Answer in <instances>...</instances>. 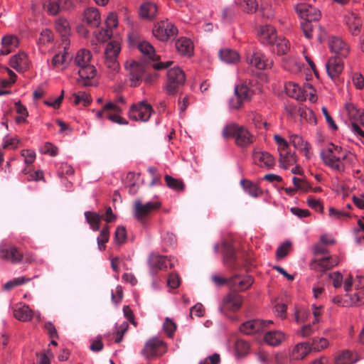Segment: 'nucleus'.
I'll list each match as a JSON object with an SVG mask.
<instances>
[{
	"mask_svg": "<svg viewBox=\"0 0 364 364\" xmlns=\"http://www.w3.org/2000/svg\"><path fill=\"white\" fill-rule=\"evenodd\" d=\"M320 156L326 166L338 173L344 172L347 167L353 166L356 161L354 154L333 144L323 149Z\"/></svg>",
	"mask_w": 364,
	"mask_h": 364,
	"instance_id": "obj_1",
	"label": "nucleus"
},
{
	"mask_svg": "<svg viewBox=\"0 0 364 364\" xmlns=\"http://www.w3.org/2000/svg\"><path fill=\"white\" fill-rule=\"evenodd\" d=\"M177 260L171 256H164L159 253L151 252L147 258V265L152 276H156L159 272H166L175 267Z\"/></svg>",
	"mask_w": 364,
	"mask_h": 364,
	"instance_id": "obj_2",
	"label": "nucleus"
},
{
	"mask_svg": "<svg viewBox=\"0 0 364 364\" xmlns=\"http://www.w3.org/2000/svg\"><path fill=\"white\" fill-rule=\"evenodd\" d=\"M273 139L277 144L279 155V166L287 169L289 166L296 164V156L295 153L289 149V142L279 134H274Z\"/></svg>",
	"mask_w": 364,
	"mask_h": 364,
	"instance_id": "obj_3",
	"label": "nucleus"
},
{
	"mask_svg": "<svg viewBox=\"0 0 364 364\" xmlns=\"http://www.w3.org/2000/svg\"><path fill=\"white\" fill-rule=\"evenodd\" d=\"M229 137L242 149L249 147L256 140V136L247 127L236 124H229Z\"/></svg>",
	"mask_w": 364,
	"mask_h": 364,
	"instance_id": "obj_4",
	"label": "nucleus"
},
{
	"mask_svg": "<svg viewBox=\"0 0 364 364\" xmlns=\"http://www.w3.org/2000/svg\"><path fill=\"white\" fill-rule=\"evenodd\" d=\"M257 91H259V88L250 87L245 82L236 85L234 88V94L229 101V107L232 109L242 107L245 102L252 99Z\"/></svg>",
	"mask_w": 364,
	"mask_h": 364,
	"instance_id": "obj_5",
	"label": "nucleus"
},
{
	"mask_svg": "<svg viewBox=\"0 0 364 364\" xmlns=\"http://www.w3.org/2000/svg\"><path fill=\"white\" fill-rule=\"evenodd\" d=\"M154 112L152 106L146 100H143L130 106L128 117L132 121L146 122Z\"/></svg>",
	"mask_w": 364,
	"mask_h": 364,
	"instance_id": "obj_6",
	"label": "nucleus"
},
{
	"mask_svg": "<svg viewBox=\"0 0 364 364\" xmlns=\"http://www.w3.org/2000/svg\"><path fill=\"white\" fill-rule=\"evenodd\" d=\"M186 82L184 72L179 68H173L167 71V82L164 90L168 95H176L181 86Z\"/></svg>",
	"mask_w": 364,
	"mask_h": 364,
	"instance_id": "obj_7",
	"label": "nucleus"
},
{
	"mask_svg": "<svg viewBox=\"0 0 364 364\" xmlns=\"http://www.w3.org/2000/svg\"><path fill=\"white\" fill-rule=\"evenodd\" d=\"M161 207L160 201H151L142 203L141 200L137 199L134 204V218L140 223L144 224L146 218L154 210H159Z\"/></svg>",
	"mask_w": 364,
	"mask_h": 364,
	"instance_id": "obj_8",
	"label": "nucleus"
},
{
	"mask_svg": "<svg viewBox=\"0 0 364 364\" xmlns=\"http://www.w3.org/2000/svg\"><path fill=\"white\" fill-rule=\"evenodd\" d=\"M167 350L166 343L158 337H152L149 339L143 349L141 355L146 358L164 355Z\"/></svg>",
	"mask_w": 364,
	"mask_h": 364,
	"instance_id": "obj_9",
	"label": "nucleus"
},
{
	"mask_svg": "<svg viewBox=\"0 0 364 364\" xmlns=\"http://www.w3.org/2000/svg\"><path fill=\"white\" fill-rule=\"evenodd\" d=\"M154 36L161 41H167L178 33L177 28L168 19L157 22L153 28Z\"/></svg>",
	"mask_w": 364,
	"mask_h": 364,
	"instance_id": "obj_10",
	"label": "nucleus"
},
{
	"mask_svg": "<svg viewBox=\"0 0 364 364\" xmlns=\"http://www.w3.org/2000/svg\"><path fill=\"white\" fill-rule=\"evenodd\" d=\"M284 88L286 93L289 97L299 101H304L308 97V92L312 90V85L309 83H306L301 87L295 82L289 81L285 84Z\"/></svg>",
	"mask_w": 364,
	"mask_h": 364,
	"instance_id": "obj_11",
	"label": "nucleus"
},
{
	"mask_svg": "<svg viewBox=\"0 0 364 364\" xmlns=\"http://www.w3.org/2000/svg\"><path fill=\"white\" fill-rule=\"evenodd\" d=\"M125 68L129 73L130 85L132 87L139 86L144 73L143 64L135 60L127 61Z\"/></svg>",
	"mask_w": 364,
	"mask_h": 364,
	"instance_id": "obj_12",
	"label": "nucleus"
},
{
	"mask_svg": "<svg viewBox=\"0 0 364 364\" xmlns=\"http://www.w3.org/2000/svg\"><path fill=\"white\" fill-rule=\"evenodd\" d=\"M295 9L299 16L304 21H317L321 18L320 11L309 4L299 3Z\"/></svg>",
	"mask_w": 364,
	"mask_h": 364,
	"instance_id": "obj_13",
	"label": "nucleus"
},
{
	"mask_svg": "<svg viewBox=\"0 0 364 364\" xmlns=\"http://www.w3.org/2000/svg\"><path fill=\"white\" fill-rule=\"evenodd\" d=\"M329 278L332 282L333 287L336 289L343 287L346 292L351 290L354 279L350 274H342L339 272H333L329 274Z\"/></svg>",
	"mask_w": 364,
	"mask_h": 364,
	"instance_id": "obj_14",
	"label": "nucleus"
},
{
	"mask_svg": "<svg viewBox=\"0 0 364 364\" xmlns=\"http://www.w3.org/2000/svg\"><path fill=\"white\" fill-rule=\"evenodd\" d=\"M338 259L333 257L329 255H323L322 257H315L311 262L312 269L318 272H325L326 270L337 265Z\"/></svg>",
	"mask_w": 364,
	"mask_h": 364,
	"instance_id": "obj_15",
	"label": "nucleus"
},
{
	"mask_svg": "<svg viewBox=\"0 0 364 364\" xmlns=\"http://www.w3.org/2000/svg\"><path fill=\"white\" fill-rule=\"evenodd\" d=\"M247 61L259 70L269 69L273 65L272 60L266 58L265 55L258 50L253 52L250 57H247Z\"/></svg>",
	"mask_w": 364,
	"mask_h": 364,
	"instance_id": "obj_16",
	"label": "nucleus"
},
{
	"mask_svg": "<svg viewBox=\"0 0 364 364\" xmlns=\"http://www.w3.org/2000/svg\"><path fill=\"white\" fill-rule=\"evenodd\" d=\"M328 46L331 51L340 58L347 57L350 52L348 45L337 36H332L329 38Z\"/></svg>",
	"mask_w": 364,
	"mask_h": 364,
	"instance_id": "obj_17",
	"label": "nucleus"
},
{
	"mask_svg": "<svg viewBox=\"0 0 364 364\" xmlns=\"http://www.w3.org/2000/svg\"><path fill=\"white\" fill-rule=\"evenodd\" d=\"M259 41L264 45H271L277 39L276 29L271 25L261 26L257 31Z\"/></svg>",
	"mask_w": 364,
	"mask_h": 364,
	"instance_id": "obj_18",
	"label": "nucleus"
},
{
	"mask_svg": "<svg viewBox=\"0 0 364 364\" xmlns=\"http://www.w3.org/2000/svg\"><path fill=\"white\" fill-rule=\"evenodd\" d=\"M0 259L12 264H17L23 260V255L16 246H10L6 248H0Z\"/></svg>",
	"mask_w": 364,
	"mask_h": 364,
	"instance_id": "obj_19",
	"label": "nucleus"
},
{
	"mask_svg": "<svg viewBox=\"0 0 364 364\" xmlns=\"http://www.w3.org/2000/svg\"><path fill=\"white\" fill-rule=\"evenodd\" d=\"M9 65L16 71L23 73L29 68L30 61L26 53L19 52L11 58Z\"/></svg>",
	"mask_w": 364,
	"mask_h": 364,
	"instance_id": "obj_20",
	"label": "nucleus"
},
{
	"mask_svg": "<svg viewBox=\"0 0 364 364\" xmlns=\"http://www.w3.org/2000/svg\"><path fill=\"white\" fill-rule=\"evenodd\" d=\"M253 283V279L248 275H235L229 279V287L233 291H244L247 289Z\"/></svg>",
	"mask_w": 364,
	"mask_h": 364,
	"instance_id": "obj_21",
	"label": "nucleus"
},
{
	"mask_svg": "<svg viewBox=\"0 0 364 364\" xmlns=\"http://www.w3.org/2000/svg\"><path fill=\"white\" fill-rule=\"evenodd\" d=\"M343 63L339 58H331L326 63V70L331 80H336L343 70Z\"/></svg>",
	"mask_w": 364,
	"mask_h": 364,
	"instance_id": "obj_22",
	"label": "nucleus"
},
{
	"mask_svg": "<svg viewBox=\"0 0 364 364\" xmlns=\"http://www.w3.org/2000/svg\"><path fill=\"white\" fill-rule=\"evenodd\" d=\"M358 360L357 353L350 350H339L333 357L334 364H355Z\"/></svg>",
	"mask_w": 364,
	"mask_h": 364,
	"instance_id": "obj_23",
	"label": "nucleus"
},
{
	"mask_svg": "<svg viewBox=\"0 0 364 364\" xmlns=\"http://www.w3.org/2000/svg\"><path fill=\"white\" fill-rule=\"evenodd\" d=\"M1 44L0 54L6 55L18 48L19 40L16 36L9 34L1 38Z\"/></svg>",
	"mask_w": 364,
	"mask_h": 364,
	"instance_id": "obj_24",
	"label": "nucleus"
},
{
	"mask_svg": "<svg viewBox=\"0 0 364 364\" xmlns=\"http://www.w3.org/2000/svg\"><path fill=\"white\" fill-rule=\"evenodd\" d=\"M264 322L259 319L250 320L243 323L240 326V330L244 334L253 335L262 332L264 331Z\"/></svg>",
	"mask_w": 364,
	"mask_h": 364,
	"instance_id": "obj_25",
	"label": "nucleus"
},
{
	"mask_svg": "<svg viewBox=\"0 0 364 364\" xmlns=\"http://www.w3.org/2000/svg\"><path fill=\"white\" fill-rule=\"evenodd\" d=\"M287 338V334L282 331H269L264 333V341L271 346H280Z\"/></svg>",
	"mask_w": 364,
	"mask_h": 364,
	"instance_id": "obj_26",
	"label": "nucleus"
},
{
	"mask_svg": "<svg viewBox=\"0 0 364 364\" xmlns=\"http://www.w3.org/2000/svg\"><path fill=\"white\" fill-rule=\"evenodd\" d=\"M290 143L294 146L295 149L300 150L304 154L306 159H310L312 156L311 152V146L307 141L298 134H291L289 136Z\"/></svg>",
	"mask_w": 364,
	"mask_h": 364,
	"instance_id": "obj_27",
	"label": "nucleus"
},
{
	"mask_svg": "<svg viewBox=\"0 0 364 364\" xmlns=\"http://www.w3.org/2000/svg\"><path fill=\"white\" fill-rule=\"evenodd\" d=\"M311 350V348L309 343H299L291 350L289 357L291 360H302L310 353Z\"/></svg>",
	"mask_w": 364,
	"mask_h": 364,
	"instance_id": "obj_28",
	"label": "nucleus"
},
{
	"mask_svg": "<svg viewBox=\"0 0 364 364\" xmlns=\"http://www.w3.org/2000/svg\"><path fill=\"white\" fill-rule=\"evenodd\" d=\"M84 21L90 27H98L101 23V16L97 8L89 7L84 11Z\"/></svg>",
	"mask_w": 364,
	"mask_h": 364,
	"instance_id": "obj_29",
	"label": "nucleus"
},
{
	"mask_svg": "<svg viewBox=\"0 0 364 364\" xmlns=\"http://www.w3.org/2000/svg\"><path fill=\"white\" fill-rule=\"evenodd\" d=\"M253 159L261 167L271 168L274 164V157L267 151H254Z\"/></svg>",
	"mask_w": 364,
	"mask_h": 364,
	"instance_id": "obj_30",
	"label": "nucleus"
},
{
	"mask_svg": "<svg viewBox=\"0 0 364 364\" xmlns=\"http://www.w3.org/2000/svg\"><path fill=\"white\" fill-rule=\"evenodd\" d=\"M346 23L352 35L358 36L362 28V20L353 12H349L346 16Z\"/></svg>",
	"mask_w": 364,
	"mask_h": 364,
	"instance_id": "obj_31",
	"label": "nucleus"
},
{
	"mask_svg": "<svg viewBox=\"0 0 364 364\" xmlns=\"http://www.w3.org/2000/svg\"><path fill=\"white\" fill-rule=\"evenodd\" d=\"M354 296L362 299L364 296V277L357 276L353 282L351 290L346 292V297L353 298Z\"/></svg>",
	"mask_w": 364,
	"mask_h": 364,
	"instance_id": "obj_32",
	"label": "nucleus"
},
{
	"mask_svg": "<svg viewBox=\"0 0 364 364\" xmlns=\"http://www.w3.org/2000/svg\"><path fill=\"white\" fill-rule=\"evenodd\" d=\"M158 13L157 6L152 2H145L142 4L139 10V15L141 18L152 20Z\"/></svg>",
	"mask_w": 364,
	"mask_h": 364,
	"instance_id": "obj_33",
	"label": "nucleus"
},
{
	"mask_svg": "<svg viewBox=\"0 0 364 364\" xmlns=\"http://www.w3.org/2000/svg\"><path fill=\"white\" fill-rule=\"evenodd\" d=\"M14 316L21 321H28L33 316V311L26 304H17L14 308Z\"/></svg>",
	"mask_w": 364,
	"mask_h": 364,
	"instance_id": "obj_34",
	"label": "nucleus"
},
{
	"mask_svg": "<svg viewBox=\"0 0 364 364\" xmlns=\"http://www.w3.org/2000/svg\"><path fill=\"white\" fill-rule=\"evenodd\" d=\"M176 48L178 53L184 56H191L193 53L192 41L187 38H180L176 41Z\"/></svg>",
	"mask_w": 364,
	"mask_h": 364,
	"instance_id": "obj_35",
	"label": "nucleus"
},
{
	"mask_svg": "<svg viewBox=\"0 0 364 364\" xmlns=\"http://www.w3.org/2000/svg\"><path fill=\"white\" fill-rule=\"evenodd\" d=\"M78 74L80 79L82 80L83 85L89 86L91 85L90 80L96 76L97 70L92 65L89 64L80 68Z\"/></svg>",
	"mask_w": 364,
	"mask_h": 364,
	"instance_id": "obj_36",
	"label": "nucleus"
},
{
	"mask_svg": "<svg viewBox=\"0 0 364 364\" xmlns=\"http://www.w3.org/2000/svg\"><path fill=\"white\" fill-rule=\"evenodd\" d=\"M304 63L294 56H288L283 59L282 66L291 73H298L301 70Z\"/></svg>",
	"mask_w": 364,
	"mask_h": 364,
	"instance_id": "obj_37",
	"label": "nucleus"
},
{
	"mask_svg": "<svg viewBox=\"0 0 364 364\" xmlns=\"http://www.w3.org/2000/svg\"><path fill=\"white\" fill-rule=\"evenodd\" d=\"M71 60V55L64 47L63 52L55 54L52 59V64L55 68H65Z\"/></svg>",
	"mask_w": 364,
	"mask_h": 364,
	"instance_id": "obj_38",
	"label": "nucleus"
},
{
	"mask_svg": "<svg viewBox=\"0 0 364 364\" xmlns=\"http://www.w3.org/2000/svg\"><path fill=\"white\" fill-rule=\"evenodd\" d=\"M332 301L333 303L341 306H360L364 304V296L362 299H359L356 296L350 299L345 296L344 299H343L341 296H337L333 297Z\"/></svg>",
	"mask_w": 364,
	"mask_h": 364,
	"instance_id": "obj_39",
	"label": "nucleus"
},
{
	"mask_svg": "<svg viewBox=\"0 0 364 364\" xmlns=\"http://www.w3.org/2000/svg\"><path fill=\"white\" fill-rule=\"evenodd\" d=\"M92 54L90 50L86 49H80L76 53L74 63L80 68L90 64Z\"/></svg>",
	"mask_w": 364,
	"mask_h": 364,
	"instance_id": "obj_40",
	"label": "nucleus"
},
{
	"mask_svg": "<svg viewBox=\"0 0 364 364\" xmlns=\"http://www.w3.org/2000/svg\"><path fill=\"white\" fill-rule=\"evenodd\" d=\"M240 184L245 192L251 197L257 198L262 194V190L257 185L250 181L242 179L240 181Z\"/></svg>",
	"mask_w": 364,
	"mask_h": 364,
	"instance_id": "obj_41",
	"label": "nucleus"
},
{
	"mask_svg": "<svg viewBox=\"0 0 364 364\" xmlns=\"http://www.w3.org/2000/svg\"><path fill=\"white\" fill-rule=\"evenodd\" d=\"M107 28L105 30V36L110 38L112 36V29L118 26L119 21L115 12H110L105 21Z\"/></svg>",
	"mask_w": 364,
	"mask_h": 364,
	"instance_id": "obj_42",
	"label": "nucleus"
},
{
	"mask_svg": "<svg viewBox=\"0 0 364 364\" xmlns=\"http://www.w3.org/2000/svg\"><path fill=\"white\" fill-rule=\"evenodd\" d=\"M85 216L91 229L93 231H98L100 228V222L102 219V215L95 212L87 211L85 213Z\"/></svg>",
	"mask_w": 364,
	"mask_h": 364,
	"instance_id": "obj_43",
	"label": "nucleus"
},
{
	"mask_svg": "<svg viewBox=\"0 0 364 364\" xmlns=\"http://www.w3.org/2000/svg\"><path fill=\"white\" fill-rule=\"evenodd\" d=\"M250 350V344L244 340H237L235 344V356L241 358L246 356Z\"/></svg>",
	"mask_w": 364,
	"mask_h": 364,
	"instance_id": "obj_44",
	"label": "nucleus"
},
{
	"mask_svg": "<svg viewBox=\"0 0 364 364\" xmlns=\"http://www.w3.org/2000/svg\"><path fill=\"white\" fill-rule=\"evenodd\" d=\"M129 329V323L127 321H123L121 323H116L114 325V331L112 335L114 338V342L117 343H120L123 340L125 333Z\"/></svg>",
	"mask_w": 364,
	"mask_h": 364,
	"instance_id": "obj_45",
	"label": "nucleus"
},
{
	"mask_svg": "<svg viewBox=\"0 0 364 364\" xmlns=\"http://www.w3.org/2000/svg\"><path fill=\"white\" fill-rule=\"evenodd\" d=\"M121 50L119 42L110 41L106 46L105 50V58H117Z\"/></svg>",
	"mask_w": 364,
	"mask_h": 364,
	"instance_id": "obj_46",
	"label": "nucleus"
},
{
	"mask_svg": "<svg viewBox=\"0 0 364 364\" xmlns=\"http://www.w3.org/2000/svg\"><path fill=\"white\" fill-rule=\"evenodd\" d=\"M137 48L139 50L146 55L148 58L154 60L156 52L154 46L148 41H141L138 43Z\"/></svg>",
	"mask_w": 364,
	"mask_h": 364,
	"instance_id": "obj_47",
	"label": "nucleus"
},
{
	"mask_svg": "<svg viewBox=\"0 0 364 364\" xmlns=\"http://www.w3.org/2000/svg\"><path fill=\"white\" fill-rule=\"evenodd\" d=\"M56 31L63 37L69 35L70 31V24L67 19L58 18L55 22Z\"/></svg>",
	"mask_w": 364,
	"mask_h": 364,
	"instance_id": "obj_48",
	"label": "nucleus"
},
{
	"mask_svg": "<svg viewBox=\"0 0 364 364\" xmlns=\"http://www.w3.org/2000/svg\"><path fill=\"white\" fill-rule=\"evenodd\" d=\"M330 346L329 341L325 337H315L312 340L311 349L316 352L322 351Z\"/></svg>",
	"mask_w": 364,
	"mask_h": 364,
	"instance_id": "obj_49",
	"label": "nucleus"
},
{
	"mask_svg": "<svg viewBox=\"0 0 364 364\" xmlns=\"http://www.w3.org/2000/svg\"><path fill=\"white\" fill-rule=\"evenodd\" d=\"M109 226H105L101 230L100 235L97 238L98 248L100 250H105L106 248L105 244L109 241Z\"/></svg>",
	"mask_w": 364,
	"mask_h": 364,
	"instance_id": "obj_50",
	"label": "nucleus"
},
{
	"mask_svg": "<svg viewBox=\"0 0 364 364\" xmlns=\"http://www.w3.org/2000/svg\"><path fill=\"white\" fill-rule=\"evenodd\" d=\"M165 181L168 187L176 191H181L184 189V183L181 179L175 178L169 175L165 176Z\"/></svg>",
	"mask_w": 364,
	"mask_h": 364,
	"instance_id": "obj_51",
	"label": "nucleus"
},
{
	"mask_svg": "<svg viewBox=\"0 0 364 364\" xmlns=\"http://www.w3.org/2000/svg\"><path fill=\"white\" fill-rule=\"evenodd\" d=\"M21 142L20 139L17 136H10L6 135L3 139L2 147L5 149H16Z\"/></svg>",
	"mask_w": 364,
	"mask_h": 364,
	"instance_id": "obj_52",
	"label": "nucleus"
},
{
	"mask_svg": "<svg viewBox=\"0 0 364 364\" xmlns=\"http://www.w3.org/2000/svg\"><path fill=\"white\" fill-rule=\"evenodd\" d=\"M43 7L51 16L58 15L60 11L58 1L46 0L43 2Z\"/></svg>",
	"mask_w": 364,
	"mask_h": 364,
	"instance_id": "obj_53",
	"label": "nucleus"
},
{
	"mask_svg": "<svg viewBox=\"0 0 364 364\" xmlns=\"http://www.w3.org/2000/svg\"><path fill=\"white\" fill-rule=\"evenodd\" d=\"M105 65L107 68V73L109 77H112L119 69V65L117 58H105Z\"/></svg>",
	"mask_w": 364,
	"mask_h": 364,
	"instance_id": "obj_54",
	"label": "nucleus"
},
{
	"mask_svg": "<svg viewBox=\"0 0 364 364\" xmlns=\"http://www.w3.org/2000/svg\"><path fill=\"white\" fill-rule=\"evenodd\" d=\"M74 103L75 105L82 104L86 107L91 103L90 96L85 92H78L73 94Z\"/></svg>",
	"mask_w": 364,
	"mask_h": 364,
	"instance_id": "obj_55",
	"label": "nucleus"
},
{
	"mask_svg": "<svg viewBox=\"0 0 364 364\" xmlns=\"http://www.w3.org/2000/svg\"><path fill=\"white\" fill-rule=\"evenodd\" d=\"M30 280H31L30 278H27L26 277L14 278L11 280L7 282L6 284H4V289L5 291H9L11 289H13L14 287L19 286V285H22V284L29 282Z\"/></svg>",
	"mask_w": 364,
	"mask_h": 364,
	"instance_id": "obj_56",
	"label": "nucleus"
},
{
	"mask_svg": "<svg viewBox=\"0 0 364 364\" xmlns=\"http://www.w3.org/2000/svg\"><path fill=\"white\" fill-rule=\"evenodd\" d=\"M316 323H309L304 325L299 330L296 331V334L302 338L309 337L318 330L315 326Z\"/></svg>",
	"mask_w": 364,
	"mask_h": 364,
	"instance_id": "obj_57",
	"label": "nucleus"
},
{
	"mask_svg": "<svg viewBox=\"0 0 364 364\" xmlns=\"http://www.w3.org/2000/svg\"><path fill=\"white\" fill-rule=\"evenodd\" d=\"M162 242L165 245L164 252H167V248L173 247L176 244V235L170 232H166L162 235Z\"/></svg>",
	"mask_w": 364,
	"mask_h": 364,
	"instance_id": "obj_58",
	"label": "nucleus"
},
{
	"mask_svg": "<svg viewBox=\"0 0 364 364\" xmlns=\"http://www.w3.org/2000/svg\"><path fill=\"white\" fill-rule=\"evenodd\" d=\"M163 329L168 337L173 338L176 330V324L172 319L166 317L163 323Z\"/></svg>",
	"mask_w": 364,
	"mask_h": 364,
	"instance_id": "obj_59",
	"label": "nucleus"
},
{
	"mask_svg": "<svg viewBox=\"0 0 364 364\" xmlns=\"http://www.w3.org/2000/svg\"><path fill=\"white\" fill-rule=\"evenodd\" d=\"M53 41V32L50 29L45 28L40 33V37L38 38V43L39 46H44L48 43L52 42Z\"/></svg>",
	"mask_w": 364,
	"mask_h": 364,
	"instance_id": "obj_60",
	"label": "nucleus"
},
{
	"mask_svg": "<svg viewBox=\"0 0 364 364\" xmlns=\"http://www.w3.org/2000/svg\"><path fill=\"white\" fill-rule=\"evenodd\" d=\"M127 230L124 226H118L114 232V241L118 245L124 244L127 240Z\"/></svg>",
	"mask_w": 364,
	"mask_h": 364,
	"instance_id": "obj_61",
	"label": "nucleus"
},
{
	"mask_svg": "<svg viewBox=\"0 0 364 364\" xmlns=\"http://www.w3.org/2000/svg\"><path fill=\"white\" fill-rule=\"evenodd\" d=\"M242 302V297L239 294H235L232 296L229 294V311H235L239 309Z\"/></svg>",
	"mask_w": 364,
	"mask_h": 364,
	"instance_id": "obj_62",
	"label": "nucleus"
},
{
	"mask_svg": "<svg viewBox=\"0 0 364 364\" xmlns=\"http://www.w3.org/2000/svg\"><path fill=\"white\" fill-rule=\"evenodd\" d=\"M277 53L278 55L285 54L289 49V41L285 38H278L276 40Z\"/></svg>",
	"mask_w": 364,
	"mask_h": 364,
	"instance_id": "obj_63",
	"label": "nucleus"
},
{
	"mask_svg": "<svg viewBox=\"0 0 364 364\" xmlns=\"http://www.w3.org/2000/svg\"><path fill=\"white\" fill-rule=\"evenodd\" d=\"M291 247V242L287 241L278 247L276 252V257L277 259L284 258L287 255Z\"/></svg>",
	"mask_w": 364,
	"mask_h": 364,
	"instance_id": "obj_64",
	"label": "nucleus"
}]
</instances>
